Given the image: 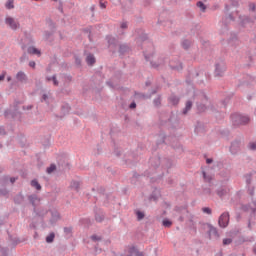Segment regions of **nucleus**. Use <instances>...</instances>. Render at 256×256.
<instances>
[{
  "instance_id": "4",
  "label": "nucleus",
  "mask_w": 256,
  "mask_h": 256,
  "mask_svg": "<svg viewBox=\"0 0 256 256\" xmlns=\"http://www.w3.org/2000/svg\"><path fill=\"white\" fill-rule=\"evenodd\" d=\"M230 119L232 121L233 127H241V126L249 125V123H251V117L247 115H243L239 112H235L231 114Z\"/></svg>"
},
{
  "instance_id": "27",
  "label": "nucleus",
  "mask_w": 256,
  "mask_h": 256,
  "mask_svg": "<svg viewBox=\"0 0 256 256\" xmlns=\"http://www.w3.org/2000/svg\"><path fill=\"white\" fill-rule=\"evenodd\" d=\"M169 103H171V105H173L174 107H177V105H179V102L181 101V98H179V96L177 95H171L168 98Z\"/></svg>"
},
{
  "instance_id": "11",
  "label": "nucleus",
  "mask_w": 256,
  "mask_h": 256,
  "mask_svg": "<svg viewBox=\"0 0 256 256\" xmlns=\"http://www.w3.org/2000/svg\"><path fill=\"white\" fill-rule=\"evenodd\" d=\"M168 66L171 71H183V62H181L179 59L170 60Z\"/></svg>"
},
{
  "instance_id": "47",
  "label": "nucleus",
  "mask_w": 256,
  "mask_h": 256,
  "mask_svg": "<svg viewBox=\"0 0 256 256\" xmlns=\"http://www.w3.org/2000/svg\"><path fill=\"white\" fill-rule=\"evenodd\" d=\"M43 34H44V40L49 41V39H51V37H53L55 35V32H53L51 30L50 31L45 30Z\"/></svg>"
},
{
  "instance_id": "22",
  "label": "nucleus",
  "mask_w": 256,
  "mask_h": 256,
  "mask_svg": "<svg viewBox=\"0 0 256 256\" xmlns=\"http://www.w3.org/2000/svg\"><path fill=\"white\" fill-rule=\"evenodd\" d=\"M7 234H8V239L9 241H11V246L13 249H15V247H17V245H19V243H21V239L17 238V237H13L11 235V233H9V231H7Z\"/></svg>"
},
{
  "instance_id": "15",
  "label": "nucleus",
  "mask_w": 256,
  "mask_h": 256,
  "mask_svg": "<svg viewBox=\"0 0 256 256\" xmlns=\"http://www.w3.org/2000/svg\"><path fill=\"white\" fill-rule=\"evenodd\" d=\"M71 111V106L69 103H64L61 106V115H56L58 119H63L66 115H69V112Z\"/></svg>"
},
{
  "instance_id": "36",
  "label": "nucleus",
  "mask_w": 256,
  "mask_h": 256,
  "mask_svg": "<svg viewBox=\"0 0 256 256\" xmlns=\"http://www.w3.org/2000/svg\"><path fill=\"white\" fill-rule=\"evenodd\" d=\"M162 101H163V98H162L161 94H158L157 97L154 98V100H153L154 107L159 109V107H161Z\"/></svg>"
},
{
  "instance_id": "32",
  "label": "nucleus",
  "mask_w": 256,
  "mask_h": 256,
  "mask_svg": "<svg viewBox=\"0 0 256 256\" xmlns=\"http://www.w3.org/2000/svg\"><path fill=\"white\" fill-rule=\"evenodd\" d=\"M158 137L160 138L159 140L156 141V146L159 147V145H165V139H167V135L165 133L160 132L158 134Z\"/></svg>"
},
{
  "instance_id": "5",
  "label": "nucleus",
  "mask_w": 256,
  "mask_h": 256,
  "mask_svg": "<svg viewBox=\"0 0 256 256\" xmlns=\"http://www.w3.org/2000/svg\"><path fill=\"white\" fill-rule=\"evenodd\" d=\"M137 161H139V154L135 151H128L124 154L123 162L127 165V167L133 168L137 165Z\"/></svg>"
},
{
  "instance_id": "61",
  "label": "nucleus",
  "mask_w": 256,
  "mask_h": 256,
  "mask_svg": "<svg viewBox=\"0 0 256 256\" xmlns=\"http://www.w3.org/2000/svg\"><path fill=\"white\" fill-rule=\"evenodd\" d=\"M40 101H41V103L44 102L46 105H49V95L43 94Z\"/></svg>"
},
{
  "instance_id": "60",
  "label": "nucleus",
  "mask_w": 256,
  "mask_h": 256,
  "mask_svg": "<svg viewBox=\"0 0 256 256\" xmlns=\"http://www.w3.org/2000/svg\"><path fill=\"white\" fill-rule=\"evenodd\" d=\"M216 195H218V197H225V195H227V190L225 189H220L216 191Z\"/></svg>"
},
{
  "instance_id": "17",
  "label": "nucleus",
  "mask_w": 256,
  "mask_h": 256,
  "mask_svg": "<svg viewBox=\"0 0 256 256\" xmlns=\"http://www.w3.org/2000/svg\"><path fill=\"white\" fill-rule=\"evenodd\" d=\"M207 235L208 239H211L212 235L215 237V239H219V237H221V235L219 234V230H217V228L213 225L210 226L209 230H207Z\"/></svg>"
},
{
  "instance_id": "51",
  "label": "nucleus",
  "mask_w": 256,
  "mask_h": 256,
  "mask_svg": "<svg viewBox=\"0 0 256 256\" xmlns=\"http://www.w3.org/2000/svg\"><path fill=\"white\" fill-rule=\"evenodd\" d=\"M55 171H57V165L55 164H50V166L46 168V173L48 175H51V173H55Z\"/></svg>"
},
{
  "instance_id": "56",
  "label": "nucleus",
  "mask_w": 256,
  "mask_h": 256,
  "mask_svg": "<svg viewBox=\"0 0 256 256\" xmlns=\"http://www.w3.org/2000/svg\"><path fill=\"white\" fill-rule=\"evenodd\" d=\"M232 95H228L221 101L222 105L227 108V105H229V102L231 101Z\"/></svg>"
},
{
  "instance_id": "43",
  "label": "nucleus",
  "mask_w": 256,
  "mask_h": 256,
  "mask_svg": "<svg viewBox=\"0 0 256 256\" xmlns=\"http://www.w3.org/2000/svg\"><path fill=\"white\" fill-rule=\"evenodd\" d=\"M137 221H143L145 219V212L141 210L135 211Z\"/></svg>"
},
{
  "instance_id": "40",
  "label": "nucleus",
  "mask_w": 256,
  "mask_h": 256,
  "mask_svg": "<svg viewBox=\"0 0 256 256\" xmlns=\"http://www.w3.org/2000/svg\"><path fill=\"white\" fill-rule=\"evenodd\" d=\"M173 226V221L169 218H164L162 220V227H166V229H169Z\"/></svg>"
},
{
  "instance_id": "1",
  "label": "nucleus",
  "mask_w": 256,
  "mask_h": 256,
  "mask_svg": "<svg viewBox=\"0 0 256 256\" xmlns=\"http://www.w3.org/2000/svg\"><path fill=\"white\" fill-rule=\"evenodd\" d=\"M150 167L148 170L144 171V173L139 174L137 171H133V175L130 178L131 185H139V181H141L142 177H150L152 183H157V181H161L163 177H165V172L159 173V167H161V156L157 155L150 158ZM157 175V176H153Z\"/></svg>"
},
{
  "instance_id": "6",
  "label": "nucleus",
  "mask_w": 256,
  "mask_h": 256,
  "mask_svg": "<svg viewBox=\"0 0 256 256\" xmlns=\"http://www.w3.org/2000/svg\"><path fill=\"white\" fill-rule=\"evenodd\" d=\"M106 41L110 53H113V55H115V53H117V49H119V45H121L119 44V39L113 37L112 35H107Z\"/></svg>"
},
{
  "instance_id": "28",
  "label": "nucleus",
  "mask_w": 256,
  "mask_h": 256,
  "mask_svg": "<svg viewBox=\"0 0 256 256\" xmlns=\"http://www.w3.org/2000/svg\"><path fill=\"white\" fill-rule=\"evenodd\" d=\"M16 79H17V81H19L20 83H25V81L28 80L27 74H25V72H23V71H19V72L16 74Z\"/></svg>"
},
{
  "instance_id": "20",
  "label": "nucleus",
  "mask_w": 256,
  "mask_h": 256,
  "mask_svg": "<svg viewBox=\"0 0 256 256\" xmlns=\"http://www.w3.org/2000/svg\"><path fill=\"white\" fill-rule=\"evenodd\" d=\"M255 241V238L253 236L245 237V236H239L237 240L238 245H243V243H253Z\"/></svg>"
},
{
  "instance_id": "14",
  "label": "nucleus",
  "mask_w": 256,
  "mask_h": 256,
  "mask_svg": "<svg viewBox=\"0 0 256 256\" xmlns=\"http://www.w3.org/2000/svg\"><path fill=\"white\" fill-rule=\"evenodd\" d=\"M5 23L13 31H17V29H19V27H21V24H19V22L15 21V18H13V17H6L5 18Z\"/></svg>"
},
{
  "instance_id": "16",
  "label": "nucleus",
  "mask_w": 256,
  "mask_h": 256,
  "mask_svg": "<svg viewBox=\"0 0 256 256\" xmlns=\"http://www.w3.org/2000/svg\"><path fill=\"white\" fill-rule=\"evenodd\" d=\"M161 197V190H159L157 187L154 188V190L152 191V193L149 195L148 200L154 201L155 203H157L159 201V198Z\"/></svg>"
},
{
  "instance_id": "26",
  "label": "nucleus",
  "mask_w": 256,
  "mask_h": 256,
  "mask_svg": "<svg viewBox=\"0 0 256 256\" xmlns=\"http://www.w3.org/2000/svg\"><path fill=\"white\" fill-rule=\"evenodd\" d=\"M46 23L48 24V27H49L50 31H52V32H54V33L57 32V23H55V22L53 21V19L47 18V19H46Z\"/></svg>"
},
{
  "instance_id": "31",
  "label": "nucleus",
  "mask_w": 256,
  "mask_h": 256,
  "mask_svg": "<svg viewBox=\"0 0 256 256\" xmlns=\"http://www.w3.org/2000/svg\"><path fill=\"white\" fill-rule=\"evenodd\" d=\"M190 109H193V101L188 100L186 101L185 107L182 110V115H187Z\"/></svg>"
},
{
  "instance_id": "55",
  "label": "nucleus",
  "mask_w": 256,
  "mask_h": 256,
  "mask_svg": "<svg viewBox=\"0 0 256 256\" xmlns=\"http://www.w3.org/2000/svg\"><path fill=\"white\" fill-rule=\"evenodd\" d=\"M74 61H75L76 67L78 68L82 67L83 61L81 60V57H79L78 55H74Z\"/></svg>"
},
{
  "instance_id": "29",
  "label": "nucleus",
  "mask_w": 256,
  "mask_h": 256,
  "mask_svg": "<svg viewBox=\"0 0 256 256\" xmlns=\"http://www.w3.org/2000/svg\"><path fill=\"white\" fill-rule=\"evenodd\" d=\"M9 185V175H4L0 177V187L7 189Z\"/></svg>"
},
{
  "instance_id": "13",
  "label": "nucleus",
  "mask_w": 256,
  "mask_h": 256,
  "mask_svg": "<svg viewBox=\"0 0 256 256\" xmlns=\"http://www.w3.org/2000/svg\"><path fill=\"white\" fill-rule=\"evenodd\" d=\"M131 51V46L127 43L120 44L118 47L119 57H125V55H129Z\"/></svg>"
},
{
  "instance_id": "50",
  "label": "nucleus",
  "mask_w": 256,
  "mask_h": 256,
  "mask_svg": "<svg viewBox=\"0 0 256 256\" xmlns=\"http://www.w3.org/2000/svg\"><path fill=\"white\" fill-rule=\"evenodd\" d=\"M172 148L174 149V151H178V153H183V145L179 142H177L176 144H172Z\"/></svg>"
},
{
  "instance_id": "48",
  "label": "nucleus",
  "mask_w": 256,
  "mask_h": 256,
  "mask_svg": "<svg viewBox=\"0 0 256 256\" xmlns=\"http://www.w3.org/2000/svg\"><path fill=\"white\" fill-rule=\"evenodd\" d=\"M104 195H105L104 205L105 207H107L109 203H111V199H115V196H112L111 193H107Z\"/></svg>"
},
{
  "instance_id": "33",
  "label": "nucleus",
  "mask_w": 256,
  "mask_h": 256,
  "mask_svg": "<svg viewBox=\"0 0 256 256\" xmlns=\"http://www.w3.org/2000/svg\"><path fill=\"white\" fill-rule=\"evenodd\" d=\"M181 47L184 49V51H189V49H191V40L183 39L181 41Z\"/></svg>"
},
{
  "instance_id": "49",
  "label": "nucleus",
  "mask_w": 256,
  "mask_h": 256,
  "mask_svg": "<svg viewBox=\"0 0 256 256\" xmlns=\"http://www.w3.org/2000/svg\"><path fill=\"white\" fill-rule=\"evenodd\" d=\"M46 243H53L55 241V232H50L45 238Z\"/></svg>"
},
{
  "instance_id": "10",
  "label": "nucleus",
  "mask_w": 256,
  "mask_h": 256,
  "mask_svg": "<svg viewBox=\"0 0 256 256\" xmlns=\"http://www.w3.org/2000/svg\"><path fill=\"white\" fill-rule=\"evenodd\" d=\"M94 217L95 221L97 223H103L105 221V211H103L102 208L97 207V205L94 206Z\"/></svg>"
},
{
  "instance_id": "59",
  "label": "nucleus",
  "mask_w": 256,
  "mask_h": 256,
  "mask_svg": "<svg viewBox=\"0 0 256 256\" xmlns=\"http://www.w3.org/2000/svg\"><path fill=\"white\" fill-rule=\"evenodd\" d=\"M5 7H6V9H9V10L15 9L14 1H13V0H8V1L6 2Z\"/></svg>"
},
{
  "instance_id": "18",
  "label": "nucleus",
  "mask_w": 256,
  "mask_h": 256,
  "mask_svg": "<svg viewBox=\"0 0 256 256\" xmlns=\"http://www.w3.org/2000/svg\"><path fill=\"white\" fill-rule=\"evenodd\" d=\"M194 133H196V135H201V133H205V124L201 121H197L194 128Z\"/></svg>"
},
{
  "instance_id": "37",
  "label": "nucleus",
  "mask_w": 256,
  "mask_h": 256,
  "mask_svg": "<svg viewBox=\"0 0 256 256\" xmlns=\"http://www.w3.org/2000/svg\"><path fill=\"white\" fill-rule=\"evenodd\" d=\"M18 143L20 144V147H25L27 145V137H25V134L18 135Z\"/></svg>"
},
{
  "instance_id": "58",
  "label": "nucleus",
  "mask_w": 256,
  "mask_h": 256,
  "mask_svg": "<svg viewBox=\"0 0 256 256\" xmlns=\"http://www.w3.org/2000/svg\"><path fill=\"white\" fill-rule=\"evenodd\" d=\"M134 95H135L136 97H138L139 99H150V98H149V95H146L145 93H141V92L135 91V92H134Z\"/></svg>"
},
{
  "instance_id": "8",
  "label": "nucleus",
  "mask_w": 256,
  "mask_h": 256,
  "mask_svg": "<svg viewBox=\"0 0 256 256\" xmlns=\"http://www.w3.org/2000/svg\"><path fill=\"white\" fill-rule=\"evenodd\" d=\"M4 117L5 119H21V112H19V108L16 105L14 110L6 109L4 111Z\"/></svg>"
},
{
  "instance_id": "19",
  "label": "nucleus",
  "mask_w": 256,
  "mask_h": 256,
  "mask_svg": "<svg viewBox=\"0 0 256 256\" xmlns=\"http://www.w3.org/2000/svg\"><path fill=\"white\" fill-rule=\"evenodd\" d=\"M60 77L64 85H71V83L73 82V76L71 74L62 73L60 74Z\"/></svg>"
},
{
  "instance_id": "35",
  "label": "nucleus",
  "mask_w": 256,
  "mask_h": 256,
  "mask_svg": "<svg viewBox=\"0 0 256 256\" xmlns=\"http://www.w3.org/2000/svg\"><path fill=\"white\" fill-rule=\"evenodd\" d=\"M196 108H197V113H205V111H207V105L201 102H196Z\"/></svg>"
},
{
  "instance_id": "54",
  "label": "nucleus",
  "mask_w": 256,
  "mask_h": 256,
  "mask_svg": "<svg viewBox=\"0 0 256 256\" xmlns=\"http://www.w3.org/2000/svg\"><path fill=\"white\" fill-rule=\"evenodd\" d=\"M202 177L205 181V183H211V181H213V178L209 175H207V172L202 171Z\"/></svg>"
},
{
  "instance_id": "45",
  "label": "nucleus",
  "mask_w": 256,
  "mask_h": 256,
  "mask_svg": "<svg viewBox=\"0 0 256 256\" xmlns=\"http://www.w3.org/2000/svg\"><path fill=\"white\" fill-rule=\"evenodd\" d=\"M58 165L62 168L63 171H65V169H71V164L69 162H63L62 160H60L58 161Z\"/></svg>"
},
{
  "instance_id": "63",
  "label": "nucleus",
  "mask_w": 256,
  "mask_h": 256,
  "mask_svg": "<svg viewBox=\"0 0 256 256\" xmlns=\"http://www.w3.org/2000/svg\"><path fill=\"white\" fill-rule=\"evenodd\" d=\"M249 209H251V204H242V205H241V210H242L244 213H248Z\"/></svg>"
},
{
  "instance_id": "52",
  "label": "nucleus",
  "mask_w": 256,
  "mask_h": 256,
  "mask_svg": "<svg viewBox=\"0 0 256 256\" xmlns=\"http://www.w3.org/2000/svg\"><path fill=\"white\" fill-rule=\"evenodd\" d=\"M149 39V34L142 32L139 36H138V41H141V43H144V41H147Z\"/></svg>"
},
{
  "instance_id": "7",
  "label": "nucleus",
  "mask_w": 256,
  "mask_h": 256,
  "mask_svg": "<svg viewBox=\"0 0 256 256\" xmlns=\"http://www.w3.org/2000/svg\"><path fill=\"white\" fill-rule=\"evenodd\" d=\"M242 141L241 138L234 139L229 147L231 155H237L241 151Z\"/></svg>"
},
{
  "instance_id": "12",
  "label": "nucleus",
  "mask_w": 256,
  "mask_h": 256,
  "mask_svg": "<svg viewBox=\"0 0 256 256\" xmlns=\"http://www.w3.org/2000/svg\"><path fill=\"white\" fill-rule=\"evenodd\" d=\"M228 45L231 47L237 48L241 45V40H239V36L235 32L230 33V37L228 39Z\"/></svg>"
},
{
  "instance_id": "39",
  "label": "nucleus",
  "mask_w": 256,
  "mask_h": 256,
  "mask_svg": "<svg viewBox=\"0 0 256 256\" xmlns=\"http://www.w3.org/2000/svg\"><path fill=\"white\" fill-rule=\"evenodd\" d=\"M51 215H52V218H51L52 223H57V221L61 219V214L58 211H52Z\"/></svg>"
},
{
  "instance_id": "2",
  "label": "nucleus",
  "mask_w": 256,
  "mask_h": 256,
  "mask_svg": "<svg viewBox=\"0 0 256 256\" xmlns=\"http://www.w3.org/2000/svg\"><path fill=\"white\" fill-rule=\"evenodd\" d=\"M28 201L32 205L33 213L36 214V217H40V219H42V220L45 219V215H47V213H49V210H47V208H45L43 206L37 207V202L40 203L41 198H39V196H37V194H31L28 196Z\"/></svg>"
},
{
  "instance_id": "24",
  "label": "nucleus",
  "mask_w": 256,
  "mask_h": 256,
  "mask_svg": "<svg viewBox=\"0 0 256 256\" xmlns=\"http://www.w3.org/2000/svg\"><path fill=\"white\" fill-rule=\"evenodd\" d=\"M27 53L29 55H37V57H41V51L39 50V48H36L34 46H30L27 48Z\"/></svg>"
},
{
  "instance_id": "41",
  "label": "nucleus",
  "mask_w": 256,
  "mask_h": 256,
  "mask_svg": "<svg viewBox=\"0 0 256 256\" xmlns=\"http://www.w3.org/2000/svg\"><path fill=\"white\" fill-rule=\"evenodd\" d=\"M112 143L114 145L113 153H114L115 157H121V148L117 147V144L115 143V139L114 138H112Z\"/></svg>"
},
{
  "instance_id": "9",
  "label": "nucleus",
  "mask_w": 256,
  "mask_h": 256,
  "mask_svg": "<svg viewBox=\"0 0 256 256\" xmlns=\"http://www.w3.org/2000/svg\"><path fill=\"white\" fill-rule=\"evenodd\" d=\"M229 219V212H223L218 218L219 227H221V229H226V227H229Z\"/></svg>"
},
{
  "instance_id": "38",
  "label": "nucleus",
  "mask_w": 256,
  "mask_h": 256,
  "mask_svg": "<svg viewBox=\"0 0 256 256\" xmlns=\"http://www.w3.org/2000/svg\"><path fill=\"white\" fill-rule=\"evenodd\" d=\"M199 225H200V228H199V231H202V232H205L208 231L211 229V223H206V222H199Z\"/></svg>"
},
{
  "instance_id": "64",
  "label": "nucleus",
  "mask_w": 256,
  "mask_h": 256,
  "mask_svg": "<svg viewBox=\"0 0 256 256\" xmlns=\"http://www.w3.org/2000/svg\"><path fill=\"white\" fill-rule=\"evenodd\" d=\"M202 212L205 213L206 215H211L213 213V210L209 207H203Z\"/></svg>"
},
{
  "instance_id": "21",
  "label": "nucleus",
  "mask_w": 256,
  "mask_h": 256,
  "mask_svg": "<svg viewBox=\"0 0 256 256\" xmlns=\"http://www.w3.org/2000/svg\"><path fill=\"white\" fill-rule=\"evenodd\" d=\"M161 163H162V168L171 169V167H173V160H171V158H163L162 161L160 158V165Z\"/></svg>"
},
{
  "instance_id": "44",
  "label": "nucleus",
  "mask_w": 256,
  "mask_h": 256,
  "mask_svg": "<svg viewBox=\"0 0 256 256\" xmlns=\"http://www.w3.org/2000/svg\"><path fill=\"white\" fill-rule=\"evenodd\" d=\"M70 187H71V189H74V191L79 192V189L81 187V183H79V181H77V180H73L70 184Z\"/></svg>"
},
{
  "instance_id": "30",
  "label": "nucleus",
  "mask_w": 256,
  "mask_h": 256,
  "mask_svg": "<svg viewBox=\"0 0 256 256\" xmlns=\"http://www.w3.org/2000/svg\"><path fill=\"white\" fill-rule=\"evenodd\" d=\"M30 185H31V187L36 189V191H41L43 189V187L41 186V184L39 183V180H37V178L32 179L30 181Z\"/></svg>"
},
{
  "instance_id": "25",
  "label": "nucleus",
  "mask_w": 256,
  "mask_h": 256,
  "mask_svg": "<svg viewBox=\"0 0 256 256\" xmlns=\"http://www.w3.org/2000/svg\"><path fill=\"white\" fill-rule=\"evenodd\" d=\"M13 201L15 205H21L23 201H25V196H23V193H18L14 196Z\"/></svg>"
},
{
  "instance_id": "3",
  "label": "nucleus",
  "mask_w": 256,
  "mask_h": 256,
  "mask_svg": "<svg viewBox=\"0 0 256 256\" xmlns=\"http://www.w3.org/2000/svg\"><path fill=\"white\" fill-rule=\"evenodd\" d=\"M225 73H227V61L224 58H219L214 63L213 75L216 79H221L225 77Z\"/></svg>"
},
{
  "instance_id": "34",
  "label": "nucleus",
  "mask_w": 256,
  "mask_h": 256,
  "mask_svg": "<svg viewBox=\"0 0 256 256\" xmlns=\"http://www.w3.org/2000/svg\"><path fill=\"white\" fill-rule=\"evenodd\" d=\"M247 23H255V20H253V18L250 16H244L240 22L241 27H245Z\"/></svg>"
},
{
  "instance_id": "53",
  "label": "nucleus",
  "mask_w": 256,
  "mask_h": 256,
  "mask_svg": "<svg viewBox=\"0 0 256 256\" xmlns=\"http://www.w3.org/2000/svg\"><path fill=\"white\" fill-rule=\"evenodd\" d=\"M0 197H5L9 199V191L7 188H0Z\"/></svg>"
},
{
  "instance_id": "62",
  "label": "nucleus",
  "mask_w": 256,
  "mask_h": 256,
  "mask_svg": "<svg viewBox=\"0 0 256 256\" xmlns=\"http://www.w3.org/2000/svg\"><path fill=\"white\" fill-rule=\"evenodd\" d=\"M174 211H176V213H182V211H187V207L186 206H175Z\"/></svg>"
},
{
  "instance_id": "57",
  "label": "nucleus",
  "mask_w": 256,
  "mask_h": 256,
  "mask_svg": "<svg viewBox=\"0 0 256 256\" xmlns=\"http://www.w3.org/2000/svg\"><path fill=\"white\" fill-rule=\"evenodd\" d=\"M91 241L97 243V241H103V236H98L97 234H93L90 236Z\"/></svg>"
},
{
  "instance_id": "23",
  "label": "nucleus",
  "mask_w": 256,
  "mask_h": 256,
  "mask_svg": "<svg viewBox=\"0 0 256 256\" xmlns=\"http://www.w3.org/2000/svg\"><path fill=\"white\" fill-rule=\"evenodd\" d=\"M86 63L89 67H93L97 63V59L93 53H89L86 57Z\"/></svg>"
},
{
  "instance_id": "46",
  "label": "nucleus",
  "mask_w": 256,
  "mask_h": 256,
  "mask_svg": "<svg viewBox=\"0 0 256 256\" xmlns=\"http://www.w3.org/2000/svg\"><path fill=\"white\" fill-rule=\"evenodd\" d=\"M196 6L198 7V9H200L202 13H205L207 11V5H205L203 1H198L196 3Z\"/></svg>"
},
{
  "instance_id": "42",
  "label": "nucleus",
  "mask_w": 256,
  "mask_h": 256,
  "mask_svg": "<svg viewBox=\"0 0 256 256\" xmlns=\"http://www.w3.org/2000/svg\"><path fill=\"white\" fill-rule=\"evenodd\" d=\"M63 231L66 237H73V226L64 227Z\"/></svg>"
}]
</instances>
